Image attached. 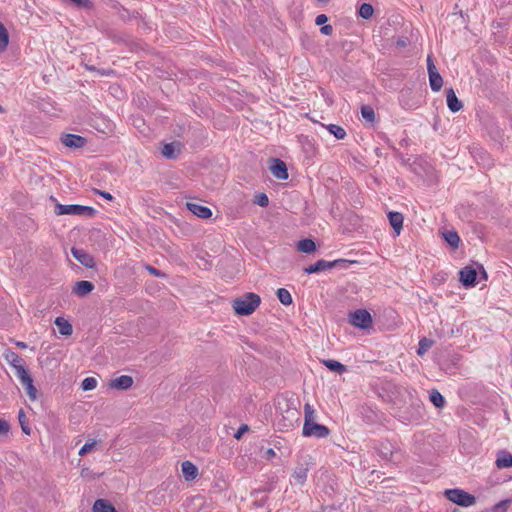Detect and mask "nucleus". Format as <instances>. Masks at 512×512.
<instances>
[{
    "label": "nucleus",
    "mask_w": 512,
    "mask_h": 512,
    "mask_svg": "<svg viewBox=\"0 0 512 512\" xmlns=\"http://www.w3.org/2000/svg\"><path fill=\"white\" fill-rule=\"evenodd\" d=\"M261 298L259 295L249 292L246 293L232 302V307L238 315H250L260 305Z\"/></svg>",
    "instance_id": "f257e3e1"
},
{
    "label": "nucleus",
    "mask_w": 512,
    "mask_h": 512,
    "mask_svg": "<svg viewBox=\"0 0 512 512\" xmlns=\"http://www.w3.org/2000/svg\"><path fill=\"white\" fill-rule=\"evenodd\" d=\"M406 394L409 398L410 404L400 417L402 418V421L406 423L418 422L424 416V405L413 391L406 390Z\"/></svg>",
    "instance_id": "f03ea898"
},
{
    "label": "nucleus",
    "mask_w": 512,
    "mask_h": 512,
    "mask_svg": "<svg viewBox=\"0 0 512 512\" xmlns=\"http://www.w3.org/2000/svg\"><path fill=\"white\" fill-rule=\"evenodd\" d=\"M56 215H75L93 217L96 210L90 206H83L78 204H57L55 206Z\"/></svg>",
    "instance_id": "7ed1b4c3"
},
{
    "label": "nucleus",
    "mask_w": 512,
    "mask_h": 512,
    "mask_svg": "<svg viewBox=\"0 0 512 512\" xmlns=\"http://www.w3.org/2000/svg\"><path fill=\"white\" fill-rule=\"evenodd\" d=\"M446 498L462 507H470L476 503V497L462 489H446L444 492Z\"/></svg>",
    "instance_id": "20e7f679"
},
{
    "label": "nucleus",
    "mask_w": 512,
    "mask_h": 512,
    "mask_svg": "<svg viewBox=\"0 0 512 512\" xmlns=\"http://www.w3.org/2000/svg\"><path fill=\"white\" fill-rule=\"evenodd\" d=\"M26 391L28 398L31 401H36L38 398V390L34 386L33 379L29 373V371L25 367H20L18 369V377H17Z\"/></svg>",
    "instance_id": "39448f33"
},
{
    "label": "nucleus",
    "mask_w": 512,
    "mask_h": 512,
    "mask_svg": "<svg viewBox=\"0 0 512 512\" xmlns=\"http://www.w3.org/2000/svg\"><path fill=\"white\" fill-rule=\"evenodd\" d=\"M349 322L360 329H368L372 326L371 314L365 309H358L349 314Z\"/></svg>",
    "instance_id": "423d86ee"
},
{
    "label": "nucleus",
    "mask_w": 512,
    "mask_h": 512,
    "mask_svg": "<svg viewBox=\"0 0 512 512\" xmlns=\"http://www.w3.org/2000/svg\"><path fill=\"white\" fill-rule=\"evenodd\" d=\"M302 434L305 437H314V438H326L330 434V430L327 426L322 424H311L307 427H303Z\"/></svg>",
    "instance_id": "0eeeda50"
},
{
    "label": "nucleus",
    "mask_w": 512,
    "mask_h": 512,
    "mask_svg": "<svg viewBox=\"0 0 512 512\" xmlns=\"http://www.w3.org/2000/svg\"><path fill=\"white\" fill-rule=\"evenodd\" d=\"M300 420V412L296 408H288L286 415L278 422L280 429L289 430Z\"/></svg>",
    "instance_id": "6e6552de"
},
{
    "label": "nucleus",
    "mask_w": 512,
    "mask_h": 512,
    "mask_svg": "<svg viewBox=\"0 0 512 512\" xmlns=\"http://www.w3.org/2000/svg\"><path fill=\"white\" fill-rule=\"evenodd\" d=\"M273 176L279 180L288 179V170L285 162L278 158H272L269 167Z\"/></svg>",
    "instance_id": "1a4fd4ad"
},
{
    "label": "nucleus",
    "mask_w": 512,
    "mask_h": 512,
    "mask_svg": "<svg viewBox=\"0 0 512 512\" xmlns=\"http://www.w3.org/2000/svg\"><path fill=\"white\" fill-rule=\"evenodd\" d=\"M61 142L63 145L69 148H82L86 145V138L76 134H63L61 136Z\"/></svg>",
    "instance_id": "9d476101"
},
{
    "label": "nucleus",
    "mask_w": 512,
    "mask_h": 512,
    "mask_svg": "<svg viewBox=\"0 0 512 512\" xmlns=\"http://www.w3.org/2000/svg\"><path fill=\"white\" fill-rule=\"evenodd\" d=\"M71 253L73 257L81 263L83 266L87 268H93L95 266V259L92 255H90L88 252H86L83 249H78L73 247L71 249Z\"/></svg>",
    "instance_id": "9b49d317"
},
{
    "label": "nucleus",
    "mask_w": 512,
    "mask_h": 512,
    "mask_svg": "<svg viewBox=\"0 0 512 512\" xmlns=\"http://www.w3.org/2000/svg\"><path fill=\"white\" fill-rule=\"evenodd\" d=\"M460 281L465 287H473L476 283V270L471 266L462 268L459 272Z\"/></svg>",
    "instance_id": "f8f14e48"
},
{
    "label": "nucleus",
    "mask_w": 512,
    "mask_h": 512,
    "mask_svg": "<svg viewBox=\"0 0 512 512\" xmlns=\"http://www.w3.org/2000/svg\"><path fill=\"white\" fill-rule=\"evenodd\" d=\"M186 207L191 213H193L199 218L208 219L212 216V210L209 207L201 205L199 203L187 202Z\"/></svg>",
    "instance_id": "ddd939ff"
},
{
    "label": "nucleus",
    "mask_w": 512,
    "mask_h": 512,
    "mask_svg": "<svg viewBox=\"0 0 512 512\" xmlns=\"http://www.w3.org/2000/svg\"><path fill=\"white\" fill-rule=\"evenodd\" d=\"M334 268V263L332 261H327L324 259L318 260L315 264L310 265L309 267L304 268V272L307 274L319 273L322 271H326Z\"/></svg>",
    "instance_id": "4468645a"
},
{
    "label": "nucleus",
    "mask_w": 512,
    "mask_h": 512,
    "mask_svg": "<svg viewBox=\"0 0 512 512\" xmlns=\"http://www.w3.org/2000/svg\"><path fill=\"white\" fill-rule=\"evenodd\" d=\"M388 220L395 234L400 235L403 229V215L400 212L391 211L388 213Z\"/></svg>",
    "instance_id": "2eb2a0df"
},
{
    "label": "nucleus",
    "mask_w": 512,
    "mask_h": 512,
    "mask_svg": "<svg viewBox=\"0 0 512 512\" xmlns=\"http://www.w3.org/2000/svg\"><path fill=\"white\" fill-rule=\"evenodd\" d=\"M7 362L13 367L16 377H18V369L24 366V360L16 352L7 350L4 354Z\"/></svg>",
    "instance_id": "dca6fc26"
},
{
    "label": "nucleus",
    "mask_w": 512,
    "mask_h": 512,
    "mask_svg": "<svg viewBox=\"0 0 512 512\" xmlns=\"http://www.w3.org/2000/svg\"><path fill=\"white\" fill-rule=\"evenodd\" d=\"M133 385V378L128 375H122L110 381V387L117 390H127Z\"/></svg>",
    "instance_id": "f3484780"
},
{
    "label": "nucleus",
    "mask_w": 512,
    "mask_h": 512,
    "mask_svg": "<svg viewBox=\"0 0 512 512\" xmlns=\"http://www.w3.org/2000/svg\"><path fill=\"white\" fill-rule=\"evenodd\" d=\"M94 289V284L90 281L81 280L75 283L73 293L79 297H83L91 293Z\"/></svg>",
    "instance_id": "a211bd4d"
},
{
    "label": "nucleus",
    "mask_w": 512,
    "mask_h": 512,
    "mask_svg": "<svg viewBox=\"0 0 512 512\" xmlns=\"http://www.w3.org/2000/svg\"><path fill=\"white\" fill-rule=\"evenodd\" d=\"M446 98H447V106L451 112L456 113L462 109L463 104L457 98V96L452 88L447 90Z\"/></svg>",
    "instance_id": "6ab92c4d"
},
{
    "label": "nucleus",
    "mask_w": 512,
    "mask_h": 512,
    "mask_svg": "<svg viewBox=\"0 0 512 512\" xmlns=\"http://www.w3.org/2000/svg\"><path fill=\"white\" fill-rule=\"evenodd\" d=\"M180 143L171 142L163 146L161 154L167 159H176L180 153Z\"/></svg>",
    "instance_id": "aec40b11"
},
{
    "label": "nucleus",
    "mask_w": 512,
    "mask_h": 512,
    "mask_svg": "<svg viewBox=\"0 0 512 512\" xmlns=\"http://www.w3.org/2000/svg\"><path fill=\"white\" fill-rule=\"evenodd\" d=\"M495 463L499 469L512 467V454L505 450L499 451Z\"/></svg>",
    "instance_id": "412c9836"
},
{
    "label": "nucleus",
    "mask_w": 512,
    "mask_h": 512,
    "mask_svg": "<svg viewBox=\"0 0 512 512\" xmlns=\"http://www.w3.org/2000/svg\"><path fill=\"white\" fill-rule=\"evenodd\" d=\"M58 331L63 336H70L73 333L72 325L63 317H57L54 321Z\"/></svg>",
    "instance_id": "4be33fe9"
},
{
    "label": "nucleus",
    "mask_w": 512,
    "mask_h": 512,
    "mask_svg": "<svg viewBox=\"0 0 512 512\" xmlns=\"http://www.w3.org/2000/svg\"><path fill=\"white\" fill-rule=\"evenodd\" d=\"M316 419H317V415H316L314 408L310 404L306 403L304 405V425H303V427H307L311 424L317 423Z\"/></svg>",
    "instance_id": "5701e85b"
},
{
    "label": "nucleus",
    "mask_w": 512,
    "mask_h": 512,
    "mask_svg": "<svg viewBox=\"0 0 512 512\" xmlns=\"http://www.w3.org/2000/svg\"><path fill=\"white\" fill-rule=\"evenodd\" d=\"M182 473L186 480H193L198 474V469L193 463L185 461L182 463Z\"/></svg>",
    "instance_id": "b1692460"
},
{
    "label": "nucleus",
    "mask_w": 512,
    "mask_h": 512,
    "mask_svg": "<svg viewBox=\"0 0 512 512\" xmlns=\"http://www.w3.org/2000/svg\"><path fill=\"white\" fill-rule=\"evenodd\" d=\"M308 475V469L301 466L295 469V471L292 474V481L291 483L297 484V485H303L307 479Z\"/></svg>",
    "instance_id": "393cba45"
},
{
    "label": "nucleus",
    "mask_w": 512,
    "mask_h": 512,
    "mask_svg": "<svg viewBox=\"0 0 512 512\" xmlns=\"http://www.w3.org/2000/svg\"><path fill=\"white\" fill-rule=\"evenodd\" d=\"M297 249L302 253L309 254L316 250V244L312 239H302L297 243Z\"/></svg>",
    "instance_id": "a878e982"
},
{
    "label": "nucleus",
    "mask_w": 512,
    "mask_h": 512,
    "mask_svg": "<svg viewBox=\"0 0 512 512\" xmlns=\"http://www.w3.org/2000/svg\"><path fill=\"white\" fill-rule=\"evenodd\" d=\"M93 512H117L115 507L104 499H98L93 505Z\"/></svg>",
    "instance_id": "bb28decb"
},
{
    "label": "nucleus",
    "mask_w": 512,
    "mask_h": 512,
    "mask_svg": "<svg viewBox=\"0 0 512 512\" xmlns=\"http://www.w3.org/2000/svg\"><path fill=\"white\" fill-rule=\"evenodd\" d=\"M428 75L431 89L435 92L440 91L443 86L442 76L438 71H432V73H429Z\"/></svg>",
    "instance_id": "cd10ccee"
},
{
    "label": "nucleus",
    "mask_w": 512,
    "mask_h": 512,
    "mask_svg": "<svg viewBox=\"0 0 512 512\" xmlns=\"http://www.w3.org/2000/svg\"><path fill=\"white\" fill-rule=\"evenodd\" d=\"M322 363L331 371H334L336 373L342 374L346 371L345 365L340 363L339 361L332 360V359H326L323 360Z\"/></svg>",
    "instance_id": "c85d7f7f"
},
{
    "label": "nucleus",
    "mask_w": 512,
    "mask_h": 512,
    "mask_svg": "<svg viewBox=\"0 0 512 512\" xmlns=\"http://www.w3.org/2000/svg\"><path fill=\"white\" fill-rule=\"evenodd\" d=\"M429 399L432 402V404L437 408H443L445 405V399L442 396V394L436 390L433 389L430 392Z\"/></svg>",
    "instance_id": "c756f323"
},
{
    "label": "nucleus",
    "mask_w": 512,
    "mask_h": 512,
    "mask_svg": "<svg viewBox=\"0 0 512 512\" xmlns=\"http://www.w3.org/2000/svg\"><path fill=\"white\" fill-rule=\"evenodd\" d=\"M276 295L278 300L285 306H289L293 302L290 292L285 288H279L276 291Z\"/></svg>",
    "instance_id": "7c9ffc66"
},
{
    "label": "nucleus",
    "mask_w": 512,
    "mask_h": 512,
    "mask_svg": "<svg viewBox=\"0 0 512 512\" xmlns=\"http://www.w3.org/2000/svg\"><path fill=\"white\" fill-rule=\"evenodd\" d=\"M434 344V341L432 339L422 337L419 340L417 354L419 356H423Z\"/></svg>",
    "instance_id": "2f4dec72"
},
{
    "label": "nucleus",
    "mask_w": 512,
    "mask_h": 512,
    "mask_svg": "<svg viewBox=\"0 0 512 512\" xmlns=\"http://www.w3.org/2000/svg\"><path fill=\"white\" fill-rule=\"evenodd\" d=\"M325 128L332 134L336 139H344L346 136V131L343 127L336 124L326 125Z\"/></svg>",
    "instance_id": "473e14b6"
},
{
    "label": "nucleus",
    "mask_w": 512,
    "mask_h": 512,
    "mask_svg": "<svg viewBox=\"0 0 512 512\" xmlns=\"http://www.w3.org/2000/svg\"><path fill=\"white\" fill-rule=\"evenodd\" d=\"M444 239L447 241V243L453 247L458 248L460 243V237L458 236L457 232L455 231H446L444 234Z\"/></svg>",
    "instance_id": "72a5a7b5"
},
{
    "label": "nucleus",
    "mask_w": 512,
    "mask_h": 512,
    "mask_svg": "<svg viewBox=\"0 0 512 512\" xmlns=\"http://www.w3.org/2000/svg\"><path fill=\"white\" fill-rule=\"evenodd\" d=\"M361 115L369 123H374L376 120L375 111L369 105H363L361 107Z\"/></svg>",
    "instance_id": "f704fd0d"
},
{
    "label": "nucleus",
    "mask_w": 512,
    "mask_h": 512,
    "mask_svg": "<svg viewBox=\"0 0 512 512\" xmlns=\"http://www.w3.org/2000/svg\"><path fill=\"white\" fill-rule=\"evenodd\" d=\"M512 503V499H504L495 505H493L489 512H508V509Z\"/></svg>",
    "instance_id": "c9c22d12"
},
{
    "label": "nucleus",
    "mask_w": 512,
    "mask_h": 512,
    "mask_svg": "<svg viewBox=\"0 0 512 512\" xmlns=\"http://www.w3.org/2000/svg\"><path fill=\"white\" fill-rule=\"evenodd\" d=\"M9 43V35L7 29L0 22V53L5 51Z\"/></svg>",
    "instance_id": "e433bc0d"
},
{
    "label": "nucleus",
    "mask_w": 512,
    "mask_h": 512,
    "mask_svg": "<svg viewBox=\"0 0 512 512\" xmlns=\"http://www.w3.org/2000/svg\"><path fill=\"white\" fill-rule=\"evenodd\" d=\"M18 420H19V423H20V426H21V429L22 431L26 434V435H30L31 434V428L28 424V419L24 413V411L22 409L19 410L18 412Z\"/></svg>",
    "instance_id": "4c0bfd02"
},
{
    "label": "nucleus",
    "mask_w": 512,
    "mask_h": 512,
    "mask_svg": "<svg viewBox=\"0 0 512 512\" xmlns=\"http://www.w3.org/2000/svg\"><path fill=\"white\" fill-rule=\"evenodd\" d=\"M374 9L371 4L363 3L359 8V15L364 19H369L373 15Z\"/></svg>",
    "instance_id": "58836bf2"
},
{
    "label": "nucleus",
    "mask_w": 512,
    "mask_h": 512,
    "mask_svg": "<svg viewBox=\"0 0 512 512\" xmlns=\"http://www.w3.org/2000/svg\"><path fill=\"white\" fill-rule=\"evenodd\" d=\"M96 386L97 380L94 377H87L81 383V387L84 391L93 390L96 388Z\"/></svg>",
    "instance_id": "ea45409f"
},
{
    "label": "nucleus",
    "mask_w": 512,
    "mask_h": 512,
    "mask_svg": "<svg viewBox=\"0 0 512 512\" xmlns=\"http://www.w3.org/2000/svg\"><path fill=\"white\" fill-rule=\"evenodd\" d=\"M332 263H334V268L339 267V268L346 269L351 264L356 263V261L347 260V259H337V260L332 261Z\"/></svg>",
    "instance_id": "a19ab883"
},
{
    "label": "nucleus",
    "mask_w": 512,
    "mask_h": 512,
    "mask_svg": "<svg viewBox=\"0 0 512 512\" xmlns=\"http://www.w3.org/2000/svg\"><path fill=\"white\" fill-rule=\"evenodd\" d=\"M96 446V441L95 440H92L91 442H86L82 447L81 449L79 450V455L80 456H84L85 454H87L88 452L92 451L93 448Z\"/></svg>",
    "instance_id": "79ce46f5"
},
{
    "label": "nucleus",
    "mask_w": 512,
    "mask_h": 512,
    "mask_svg": "<svg viewBox=\"0 0 512 512\" xmlns=\"http://www.w3.org/2000/svg\"><path fill=\"white\" fill-rule=\"evenodd\" d=\"M255 203L261 207H266L269 204L268 196L265 193H260L255 196Z\"/></svg>",
    "instance_id": "37998d69"
},
{
    "label": "nucleus",
    "mask_w": 512,
    "mask_h": 512,
    "mask_svg": "<svg viewBox=\"0 0 512 512\" xmlns=\"http://www.w3.org/2000/svg\"><path fill=\"white\" fill-rule=\"evenodd\" d=\"M10 425L7 421L0 419V435H6L9 432Z\"/></svg>",
    "instance_id": "c03bdc74"
},
{
    "label": "nucleus",
    "mask_w": 512,
    "mask_h": 512,
    "mask_svg": "<svg viewBox=\"0 0 512 512\" xmlns=\"http://www.w3.org/2000/svg\"><path fill=\"white\" fill-rule=\"evenodd\" d=\"M146 270L155 277H163L164 273H162L160 270L156 269L153 266L147 265Z\"/></svg>",
    "instance_id": "a18cd8bd"
},
{
    "label": "nucleus",
    "mask_w": 512,
    "mask_h": 512,
    "mask_svg": "<svg viewBox=\"0 0 512 512\" xmlns=\"http://www.w3.org/2000/svg\"><path fill=\"white\" fill-rule=\"evenodd\" d=\"M249 430V427L248 425L246 424H242L239 429L237 430V432L235 433L234 437L236 439H240L242 437V435L247 432Z\"/></svg>",
    "instance_id": "49530a36"
},
{
    "label": "nucleus",
    "mask_w": 512,
    "mask_h": 512,
    "mask_svg": "<svg viewBox=\"0 0 512 512\" xmlns=\"http://www.w3.org/2000/svg\"><path fill=\"white\" fill-rule=\"evenodd\" d=\"M427 70L428 74L432 73V71H437L436 66L434 65L432 57L430 55H428L427 57Z\"/></svg>",
    "instance_id": "de8ad7c7"
},
{
    "label": "nucleus",
    "mask_w": 512,
    "mask_h": 512,
    "mask_svg": "<svg viewBox=\"0 0 512 512\" xmlns=\"http://www.w3.org/2000/svg\"><path fill=\"white\" fill-rule=\"evenodd\" d=\"M327 21H328V17L325 14H319L315 19L316 25H319V26L325 24Z\"/></svg>",
    "instance_id": "09e8293b"
},
{
    "label": "nucleus",
    "mask_w": 512,
    "mask_h": 512,
    "mask_svg": "<svg viewBox=\"0 0 512 512\" xmlns=\"http://www.w3.org/2000/svg\"><path fill=\"white\" fill-rule=\"evenodd\" d=\"M320 32L324 35H331L333 32V27L331 25H324L320 28Z\"/></svg>",
    "instance_id": "8fccbe9b"
},
{
    "label": "nucleus",
    "mask_w": 512,
    "mask_h": 512,
    "mask_svg": "<svg viewBox=\"0 0 512 512\" xmlns=\"http://www.w3.org/2000/svg\"><path fill=\"white\" fill-rule=\"evenodd\" d=\"M95 192L97 194L101 195L106 200H109V201L113 200V196L109 192L100 191V190H95Z\"/></svg>",
    "instance_id": "3c124183"
},
{
    "label": "nucleus",
    "mask_w": 512,
    "mask_h": 512,
    "mask_svg": "<svg viewBox=\"0 0 512 512\" xmlns=\"http://www.w3.org/2000/svg\"><path fill=\"white\" fill-rule=\"evenodd\" d=\"M407 44H408L407 38H399L396 41V46L399 48H404L407 46Z\"/></svg>",
    "instance_id": "603ef678"
},
{
    "label": "nucleus",
    "mask_w": 512,
    "mask_h": 512,
    "mask_svg": "<svg viewBox=\"0 0 512 512\" xmlns=\"http://www.w3.org/2000/svg\"><path fill=\"white\" fill-rule=\"evenodd\" d=\"M275 455H276V453H275V451L272 448L267 449L266 452H265L266 459H271Z\"/></svg>",
    "instance_id": "864d4df0"
},
{
    "label": "nucleus",
    "mask_w": 512,
    "mask_h": 512,
    "mask_svg": "<svg viewBox=\"0 0 512 512\" xmlns=\"http://www.w3.org/2000/svg\"><path fill=\"white\" fill-rule=\"evenodd\" d=\"M17 345L21 348H25L26 347V344L23 343V342H18Z\"/></svg>",
    "instance_id": "5fc2aeb1"
},
{
    "label": "nucleus",
    "mask_w": 512,
    "mask_h": 512,
    "mask_svg": "<svg viewBox=\"0 0 512 512\" xmlns=\"http://www.w3.org/2000/svg\"><path fill=\"white\" fill-rule=\"evenodd\" d=\"M2 110V108L0 107V111Z\"/></svg>",
    "instance_id": "6e6d98bb"
}]
</instances>
